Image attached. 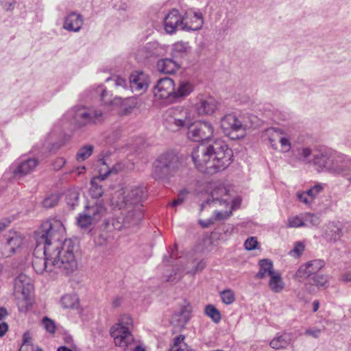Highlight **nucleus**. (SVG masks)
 Listing matches in <instances>:
<instances>
[{
	"label": "nucleus",
	"instance_id": "1",
	"mask_svg": "<svg viewBox=\"0 0 351 351\" xmlns=\"http://www.w3.org/2000/svg\"><path fill=\"white\" fill-rule=\"evenodd\" d=\"M64 234L65 228L60 220L53 218L44 222L35 232L36 252L43 245L40 250L52 265L69 274L77 268V261L75 244L71 239H64Z\"/></svg>",
	"mask_w": 351,
	"mask_h": 351
},
{
	"label": "nucleus",
	"instance_id": "2",
	"mask_svg": "<svg viewBox=\"0 0 351 351\" xmlns=\"http://www.w3.org/2000/svg\"><path fill=\"white\" fill-rule=\"evenodd\" d=\"M191 157L199 171L214 174L225 170L230 165L233 153L225 141L216 139L196 146L193 149Z\"/></svg>",
	"mask_w": 351,
	"mask_h": 351
},
{
	"label": "nucleus",
	"instance_id": "3",
	"mask_svg": "<svg viewBox=\"0 0 351 351\" xmlns=\"http://www.w3.org/2000/svg\"><path fill=\"white\" fill-rule=\"evenodd\" d=\"M147 197L146 187L144 185H135L119 197L117 205L121 210L119 219L124 227L136 226L142 220L143 202Z\"/></svg>",
	"mask_w": 351,
	"mask_h": 351
},
{
	"label": "nucleus",
	"instance_id": "4",
	"mask_svg": "<svg viewBox=\"0 0 351 351\" xmlns=\"http://www.w3.org/2000/svg\"><path fill=\"white\" fill-rule=\"evenodd\" d=\"M65 116L76 128L97 125L106 119V114L101 109L84 106L72 108Z\"/></svg>",
	"mask_w": 351,
	"mask_h": 351
},
{
	"label": "nucleus",
	"instance_id": "5",
	"mask_svg": "<svg viewBox=\"0 0 351 351\" xmlns=\"http://www.w3.org/2000/svg\"><path fill=\"white\" fill-rule=\"evenodd\" d=\"M232 202L229 190L226 187L220 185L213 189L210 193V197L208 198L201 204L200 210H202L206 205H213V206L223 205L226 208H229V210L226 211H215V217L214 219L224 220L228 219L232 214L233 206L231 204V202Z\"/></svg>",
	"mask_w": 351,
	"mask_h": 351
},
{
	"label": "nucleus",
	"instance_id": "6",
	"mask_svg": "<svg viewBox=\"0 0 351 351\" xmlns=\"http://www.w3.org/2000/svg\"><path fill=\"white\" fill-rule=\"evenodd\" d=\"M193 121L191 110L183 106L169 108L163 115L165 127L172 132H177L184 128H188Z\"/></svg>",
	"mask_w": 351,
	"mask_h": 351
},
{
	"label": "nucleus",
	"instance_id": "7",
	"mask_svg": "<svg viewBox=\"0 0 351 351\" xmlns=\"http://www.w3.org/2000/svg\"><path fill=\"white\" fill-rule=\"evenodd\" d=\"M178 168V156L172 152L164 153L154 162L152 175L156 180H164L171 176Z\"/></svg>",
	"mask_w": 351,
	"mask_h": 351
},
{
	"label": "nucleus",
	"instance_id": "8",
	"mask_svg": "<svg viewBox=\"0 0 351 351\" xmlns=\"http://www.w3.org/2000/svg\"><path fill=\"white\" fill-rule=\"evenodd\" d=\"M250 125L245 120L244 116H237L230 113L226 114L221 119V128L226 136L232 139H237L243 137L245 130Z\"/></svg>",
	"mask_w": 351,
	"mask_h": 351
},
{
	"label": "nucleus",
	"instance_id": "9",
	"mask_svg": "<svg viewBox=\"0 0 351 351\" xmlns=\"http://www.w3.org/2000/svg\"><path fill=\"white\" fill-rule=\"evenodd\" d=\"M130 324L132 319L124 315L119 324L111 328L110 335L114 338L116 346L127 348L133 343L134 337L128 327Z\"/></svg>",
	"mask_w": 351,
	"mask_h": 351
},
{
	"label": "nucleus",
	"instance_id": "10",
	"mask_svg": "<svg viewBox=\"0 0 351 351\" xmlns=\"http://www.w3.org/2000/svg\"><path fill=\"white\" fill-rule=\"evenodd\" d=\"M14 288L16 293H21L23 296L18 302L19 311H27L32 304L30 294L34 289L30 278L24 274H19L14 280Z\"/></svg>",
	"mask_w": 351,
	"mask_h": 351
},
{
	"label": "nucleus",
	"instance_id": "11",
	"mask_svg": "<svg viewBox=\"0 0 351 351\" xmlns=\"http://www.w3.org/2000/svg\"><path fill=\"white\" fill-rule=\"evenodd\" d=\"M187 137L189 139L199 142L210 138L214 132L213 125L210 122L199 121L193 123L191 121L188 126Z\"/></svg>",
	"mask_w": 351,
	"mask_h": 351
},
{
	"label": "nucleus",
	"instance_id": "12",
	"mask_svg": "<svg viewBox=\"0 0 351 351\" xmlns=\"http://www.w3.org/2000/svg\"><path fill=\"white\" fill-rule=\"evenodd\" d=\"M100 162L102 164V167H101L99 169V175L93 178L90 181L89 193L92 199H100L99 198L104 194V190L101 185L99 184V182L105 180L110 174L114 171V173H117V171H114V168H110L106 165L104 159H101Z\"/></svg>",
	"mask_w": 351,
	"mask_h": 351
},
{
	"label": "nucleus",
	"instance_id": "13",
	"mask_svg": "<svg viewBox=\"0 0 351 351\" xmlns=\"http://www.w3.org/2000/svg\"><path fill=\"white\" fill-rule=\"evenodd\" d=\"M332 154L326 148H314V157L312 163L318 171H328L332 166Z\"/></svg>",
	"mask_w": 351,
	"mask_h": 351
},
{
	"label": "nucleus",
	"instance_id": "14",
	"mask_svg": "<svg viewBox=\"0 0 351 351\" xmlns=\"http://www.w3.org/2000/svg\"><path fill=\"white\" fill-rule=\"evenodd\" d=\"M220 103L210 95H199L195 104L199 115H211L219 108Z\"/></svg>",
	"mask_w": 351,
	"mask_h": 351
},
{
	"label": "nucleus",
	"instance_id": "15",
	"mask_svg": "<svg viewBox=\"0 0 351 351\" xmlns=\"http://www.w3.org/2000/svg\"><path fill=\"white\" fill-rule=\"evenodd\" d=\"M351 172V156L338 154L333 156L330 173L334 175L346 176Z\"/></svg>",
	"mask_w": 351,
	"mask_h": 351
},
{
	"label": "nucleus",
	"instance_id": "16",
	"mask_svg": "<svg viewBox=\"0 0 351 351\" xmlns=\"http://www.w3.org/2000/svg\"><path fill=\"white\" fill-rule=\"evenodd\" d=\"M38 165V161L34 158H20L11 165L10 169L15 177H22L31 173Z\"/></svg>",
	"mask_w": 351,
	"mask_h": 351
},
{
	"label": "nucleus",
	"instance_id": "17",
	"mask_svg": "<svg viewBox=\"0 0 351 351\" xmlns=\"http://www.w3.org/2000/svg\"><path fill=\"white\" fill-rule=\"evenodd\" d=\"M174 81L168 77L159 79L154 86L153 93L158 99L169 98L173 100Z\"/></svg>",
	"mask_w": 351,
	"mask_h": 351
},
{
	"label": "nucleus",
	"instance_id": "18",
	"mask_svg": "<svg viewBox=\"0 0 351 351\" xmlns=\"http://www.w3.org/2000/svg\"><path fill=\"white\" fill-rule=\"evenodd\" d=\"M129 84L132 92H137L141 95L148 88L149 77L142 71H134L130 74Z\"/></svg>",
	"mask_w": 351,
	"mask_h": 351
},
{
	"label": "nucleus",
	"instance_id": "19",
	"mask_svg": "<svg viewBox=\"0 0 351 351\" xmlns=\"http://www.w3.org/2000/svg\"><path fill=\"white\" fill-rule=\"evenodd\" d=\"M184 16L176 9L171 10L164 19V27L167 33L173 34L178 29L182 30Z\"/></svg>",
	"mask_w": 351,
	"mask_h": 351
},
{
	"label": "nucleus",
	"instance_id": "20",
	"mask_svg": "<svg viewBox=\"0 0 351 351\" xmlns=\"http://www.w3.org/2000/svg\"><path fill=\"white\" fill-rule=\"evenodd\" d=\"M192 306L187 301H184L180 308L175 311L171 317L173 324L182 328L189 322L191 317Z\"/></svg>",
	"mask_w": 351,
	"mask_h": 351
},
{
	"label": "nucleus",
	"instance_id": "21",
	"mask_svg": "<svg viewBox=\"0 0 351 351\" xmlns=\"http://www.w3.org/2000/svg\"><path fill=\"white\" fill-rule=\"evenodd\" d=\"M204 25L203 15L201 12L193 10H187L184 15V27L182 30L197 31Z\"/></svg>",
	"mask_w": 351,
	"mask_h": 351
},
{
	"label": "nucleus",
	"instance_id": "22",
	"mask_svg": "<svg viewBox=\"0 0 351 351\" xmlns=\"http://www.w3.org/2000/svg\"><path fill=\"white\" fill-rule=\"evenodd\" d=\"M43 247V245L39 247L38 252H36V248L34 249V258L32 260V266L35 271L39 274H43L44 271L51 272L58 269L57 267L52 265V263L48 259L47 256L44 255V257L38 256L41 253L43 254V250H40Z\"/></svg>",
	"mask_w": 351,
	"mask_h": 351
},
{
	"label": "nucleus",
	"instance_id": "23",
	"mask_svg": "<svg viewBox=\"0 0 351 351\" xmlns=\"http://www.w3.org/2000/svg\"><path fill=\"white\" fill-rule=\"evenodd\" d=\"M85 210L96 223L104 219L107 214V208L103 199L90 200L85 206Z\"/></svg>",
	"mask_w": 351,
	"mask_h": 351
},
{
	"label": "nucleus",
	"instance_id": "24",
	"mask_svg": "<svg viewBox=\"0 0 351 351\" xmlns=\"http://www.w3.org/2000/svg\"><path fill=\"white\" fill-rule=\"evenodd\" d=\"M84 24V18L77 12H71L67 14L63 22V29L68 32H78Z\"/></svg>",
	"mask_w": 351,
	"mask_h": 351
},
{
	"label": "nucleus",
	"instance_id": "25",
	"mask_svg": "<svg viewBox=\"0 0 351 351\" xmlns=\"http://www.w3.org/2000/svg\"><path fill=\"white\" fill-rule=\"evenodd\" d=\"M161 48L156 42H150L145 45L140 47L136 53V58L139 60H143L154 57H158L160 55Z\"/></svg>",
	"mask_w": 351,
	"mask_h": 351
},
{
	"label": "nucleus",
	"instance_id": "26",
	"mask_svg": "<svg viewBox=\"0 0 351 351\" xmlns=\"http://www.w3.org/2000/svg\"><path fill=\"white\" fill-rule=\"evenodd\" d=\"M23 243V237L20 234L16 232L11 234L3 247V254L7 257L10 256L22 246Z\"/></svg>",
	"mask_w": 351,
	"mask_h": 351
},
{
	"label": "nucleus",
	"instance_id": "27",
	"mask_svg": "<svg viewBox=\"0 0 351 351\" xmlns=\"http://www.w3.org/2000/svg\"><path fill=\"white\" fill-rule=\"evenodd\" d=\"M193 85L189 81H180L177 87L174 86L173 100L180 101L189 96L193 91Z\"/></svg>",
	"mask_w": 351,
	"mask_h": 351
},
{
	"label": "nucleus",
	"instance_id": "28",
	"mask_svg": "<svg viewBox=\"0 0 351 351\" xmlns=\"http://www.w3.org/2000/svg\"><path fill=\"white\" fill-rule=\"evenodd\" d=\"M156 67L160 73L172 74L180 68V64L173 58H163L157 62Z\"/></svg>",
	"mask_w": 351,
	"mask_h": 351
},
{
	"label": "nucleus",
	"instance_id": "29",
	"mask_svg": "<svg viewBox=\"0 0 351 351\" xmlns=\"http://www.w3.org/2000/svg\"><path fill=\"white\" fill-rule=\"evenodd\" d=\"M142 104L143 101L138 96L125 98L121 106V114L122 115L130 114L134 108H139Z\"/></svg>",
	"mask_w": 351,
	"mask_h": 351
},
{
	"label": "nucleus",
	"instance_id": "30",
	"mask_svg": "<svg viewBox=\"0 0 351 351\" xmlns=\"http://www.w3.org/2000/svg\"><path fill=\"white\" fill-rule=\"evenodd\" d=\"M292 340L291 333L278 334L269 343L271 348L275 350L285 349Z\"/></svg>",
	"mask_w": 351,
	"mask_h": 351
},
{
	"label": "nucleus",
	"instance_id": "31",
	"mask_svg": "<svg viewBox=\"0 0 351 351\" xmlns=\"http://www.w3.org/2000/svg\"><path fill=\"white\" fill-rule=\"evenodd\" d=\"M324 235L327 240L335 242L342 237V228L337 223H329L324 230Z\"/></svg>",
	"mask_w": 351,
	"mask_h": 351
},
{
	"label": "nucleus",
	"instance_id": "32",
	"mask_svg": "<svg viewBox=\"0 0 351 351\" xmlns=\"http://www.w3.org/2000/svg\"><path fill=\"white\" fill-rule=\"evenodd\" d=\"M259 271L256 274L255 278L263 279L266 276H271L276 271L273 269V263L269 259H263L259 261Z\"/></svg>",
	"mask_w": 351,
	"mask_h": 351
},
{
	"label": "nucleus",
	"instance_id": "33",
	"mask_svg": "<svg viewBox=\"0 0 351 351\" xmlns=\"http://www.w3.org/2000/svg\"><path fill=\"white\" fill-rule=\"evenodd\" d=\"M297 156L295 158H291V162L300 160L305 163H312V158L314 157V149L308 147L298 148L296 151Z\"/></svg>",
	"mask_w": 351,
	"mask_h": 351
},
{
	"label": "nucleus",
	"instance_id": "34",
	"mask_svg": "<svg viewBox=\"0 0 351 351\" xmlns=\"http://www.w3.org/2000/svg\"><path fill=\"white\" fill-rule=\"evenodd\" d=\"M190 47L187 43L177 42L172 45L171 55L173 58H182L189 53Z\"/></svg>",
	"mask_w": 351,
	"mask_h": 351
},
{
	"label": "nucleus",
	"instance_id": "35",
	"mask_svg": "<svg viewBox=\"0 0 351 351\" xmlns=\"http://www.w3.org/2000/svg\"><path fill=\"white\" fill-rule=\"evenodd\" d=\"M268 285L269 289L274 293H280L283 290L285 283L278 272L276 271L270 276Z\"/></svg>",
	"mask_w": 351,
	"mask_h": 351
},
{
	"label": "nucleus",
	"instance_id": "36",
	"mask_svg": "<svg viewBox=\"0 0 351 351\" xmlns=\"http://www.w3.org/2000/svg\"><path fill=\"white\" fill-rule=\"evenodd\" d=\"M184 340V335H180L176 336L173 339V344L168 351H191Z\"/></svg>",
	"mask_w": 351,
	"mask_h": 351
},
{
	"label": "nucleus",
	"instance_id": "37",
	"mask_svg": "<svg viewBox=\"0 0 351 351\" xmlns=\"http://www.w3.org/2000/svg\"><path fill=\"white\" fill-rule=\"evenodd\" d=\"M282 134V131L276 128H268L265 132V136L268 138L271 147L274 149H277V141H279L280 136Z\"/></svg>",
	"mask_w": 351,
	"mask_h": 351
},
{
	"label": "nucleus",
	"instance_id": "38",
	"mask_svg": "<svg viewBox=\"0 0 351 351\" xmlns=\"http://www.w3.org/2000/svg\"><path fill=\"white\" fill-rule=\"evenodd\" d=\"M60 304L64 308H77L79 299L76 295H65L62 296Z\"/></svg>",
	"mask_w": 351,
	"mask_h": 351
},
{
	"label": "nucleus",
	"instance_id": "39",
	"mask_svg": "<svg viewBox=\"0 0 351 351\" xmlns=\"http://www.w3.org/2000/svg\"><path fill=\"white\" fill-rule=\"evenodd\" d=\"M77 223L82 228H87L92 224L96 223L95 221L92 219L91 217L88 215L85 209L82 213L79 214L77 218Z\"/></svg>",
	"mask_w": 351,
	"mask_h": 351
},
{
	"label": "nucleus",
	"instance_id": "40",
	"mask_svg": "<svg viewBox=\"0 0 351 351\" xmlns=\"http://www.w3.org/2000/svg\"><path fill=\"white\" fill-rule=\"evenodd\" d=\"M309 282L318 288H327L328 286V277L325 275L316 274L309 278Z\"/></svg>",
	"mask_w": 351,
	"mask_h": 351
},
{
	"label": "nucleus",
	"instance_id": "41",
	"mask_svg": "<svg viewBox=\"0 0 351 351\" xmlns=\"http://www.w3.org/2000/svg\"><path fill=\"white\" fill-rule=\"evenodd\" d=\"M312 273L306 264L301 265L294 275V278L299 282H303L307 278H311Z\"/></svg>",
	"mask_w": 351,
	"mask_h": 351
},
{
	"label": "nucleus",
	"instance_id": "42",
	"mask_svg": "<svg viewBox=\"0 0 351 351\" xmlns=\"http://www.w3.org/2000/svg\"><path fill=\"white\" fill-rule=\"evenodd\" d=\"M287 226L288 228L305 227L304 221V213L298 215L291 216L287 219Z\"/></svg>",
	"mask_w": 351,
	"mask_h": 351
},
{
	"label": "nucleus",
	"instance_id": "43",
	"mask_svg": "<svg viewBox=\"0 0 351 351\" xmlns=\"http://www.w3.org/2000/svg\"><path fill=\"white\" fill-rule=\"evenodd\" d=\"M79 195V192L75 189L69 190L66 194V204L73 209L78 204Z\"/></svg>",
	"mask_w": 351,
	"mask_h": 351
},
{
	"label": "nucleus",
	"instance_id": "44",
	"mask_svg": "<svg viewBox=\"0 0 351 351\" xmlns=\"http://www.w3.org/2000/svg\"><path fill=\"white\" fill-rule=\"evenodd\" d=\"M94 147L91 145H86L81 147L76 155V159L78 161H82L90 157L93 152Z\"/></svg>",
	"mask_w": 351,
	"mask_h": 351
},
{
	"label": "nucleus",
	"instance_id": "45",
	"mask_svg": "<svg viewBox=\"0 0 351 351\" xmlns=\"http://www.w3.org/2000/svg\"><path fill=\"white\" fill-rule=\"evenodd\" d=\"M205 313L215 323H218L221 319L220 312L212 304H208L206 306Z\"/></svg>",
	"mask_w": 351,
	"mask_h": 351
},
{
	"label": "nucleus",
	"instance_id": "46",
	"mask_svg": "<svg viewBox=\"0 0 351 351\" xmlns=\"http://www.w3.org/2000/svg\"><path fill=\"white\" fill-rule=\"evenodd\" d=\"M304 221L305 227L315 226L319 224V217L315 214L304 213Z\"/></svg>",
	"mask_w": 351,
	"mask_h": 351
},
{
	"label": "nucleus",
	"instance_id": "47",
	"mask_svg": "<svg viewBox=\"0 0 351 351\" xmlns=\"http://www.w3.org/2000/svg\"><path fill=\"white\" fill-rule=\"evenodd\" d=\"M324 186V185L323 184L318 183L306 191L307 195L311 197L310 199L312 203L315 199L323 191Z\"/></svg>",
	"mask_w": 351,
	"mask_h": 351
},
{
	"label": "nucleus",
	"instance_id": "48",
	"mask_svg": "<svg viewBox=\"0 0 351 351\" xmlns=\"http://www.w3.org/2000/svg\"><path fill=\"white\" fill-rule=\"evenodd\" d=\"M220 296L222 302L226 304H231L235 300L234 293L229 289L222 291L220 293Z\"/></svg>",
	"mask_w": 351,
	"mask_h": 351
},
{
	"label": "nucleus",
	"instance_id": "49",
	"mask_svg": "<svg viewBox=\"0 0 351 351\" xmlns=\"http://www.w3.org/2000/svg\"><path fill=\"white\" fill-rule=\"evenodd\" d=\"M312 274H315L324 266V262L320 259L313 260L306 263Z\"/></svg>",
	"mask_w": 351,
	"mask_h": 351
},
{
	"label": "nucleus",
	"instance_id": "50",
	"mask_svg": "<svg viewBox=\"0 0 351 351\" xmlns=\"http://www.w3.org/2000/svg\"><path fill=\"white\" fill-rule=\"evenodd\" d=\"M59 202V195L57 194H51L45 197L43 201V205L47 208H50L56 206Z\"/></svg>",
	"mask_w": 351,
	"mask_h": 351
},
{
	"label": "nucleus",
	"instance_id": "51",
	"mask_svg": "<svg viewBox=\"0 0 351 351\" xmlns=\"http://www.w3.org/2000/svg\"><path fill=\"white\" fill-rule=\"evenodd\" d=\"M305 245L302 241H297L294 244L293 250H291L289 254L292 256H300L304 252Z\"/></svg>",
	"mask_w": 351,
	"mask_h": 351
},
{
	"label": "nucleus",
	"instance_id": "52",
	"mask_svg": "<svg viewBox=\"0 0 351 351\" xmlns=\"http://www.w3.org/2000/svg\"><path fill=\"white\" fill-rule=\"evenodd\" d=\"M107 82H113L116 86L126 88L128 86V83L125 78L119 76H114L113 77H108Z\"/></svg>",
	"mask_w": 351,
	"mask_h": 351
},
{
	"label": "nucleus",
	"instance_id": "53",
	"mask_svg": "<svg viewBox=\"0 0 351 351\" xmlns=\"http://www.w3.org/2000/svg\"><path fill=\"white\" fill-rule=\"evenodd\" d=\"M43 324L44 325V327L45 330L49 332V333H54L56 331V325L54 322L49 319L48 317H45L43 319Z\"/></svg>",
	"mask_w": 351,
	"mask_h": 351
},
{
	"label": "nucleus",
	"instance_id": "54",
	"mask_svg": "<svg viewBox=\"0 0 351 351\" xmlns=\"http://www.w3.org/2000/svg\"><path fill=\"white\" fill-rule=\"evenodd\" d=\"M296 196H297V199L300 202L304 204L305 205L309 206L312 204L311 199H310L311 197H309L308 195H307L306 191H302V192L299 191L297 193Z\"/></svg>",
	"mask_w": 351,
	"mask_h": 351
},
{
	"label": "nucleus",
	"instance_id": "55",
	"mask_svg": "<svg viewBox=\"0 0 351 351\" xmlns=\"http://www.w3.org/2000/svg\"><path fill=\"white\" fill-rule=\"evenodd\" d=\"M279 142L280 143L282 152H288L290 151L291 147V144L289 138H286V137H282L280 136Z\"/></svg>",
	"mask_w": 351,
	"mask_h": 351
},
{
	"label": "nucleus",
	"instance_id": "56",
	"mask_svg": "<svg viewBox=\"0 0 351 351\" xmlns=\"http://www.w3.org/2000/svg\"><path fill=\"white\" fill-rule=\"evenodd\" d=\"M257 245H258L257 239L256 237H253L248 238L244 243L245 247L247 250H252L256 249L257 247Z\"/></svg>",
	"mask_w": 351,
	"mask_h": 351
},
{
	"label": "nucleus",
	"instance_id": "57",
	"mask_svg": "<svg viewBox=\"0 0 351 351\" xmlns=\"http://www.w3.org/2000/svg\"><path fill=\"white\" fill-rule=\"evenodd\" d=\"M187 194L188 191L186 190L181 191L178 194V198L172 202L171 206H176L178 205L181 204L186 199Z\"/></svg>",
	"mask_w": 351,
	"mask_h": 351
},
{
	"label": "nucleus",
	"instance_id": "58",
	"mask_svg": "<svg viewBox=\"0 0 351 351\" xmlns=\"http://www.w3.org/2000/svg\"><path fill=\"white\" fill-rule=\"evenodd\" d=\"M15 0H0L3 8L7 12H11L14 8Z\"/></svg>",
	"mask_w": 351,
	"mask_h": 351
},
{
	"label": "nucleus",
	"instance_id": "59",
	"mask_svg": "<svg viewBox=\"0 0 351 351\" xmlns=\"http://www.w3.org/2000/svg\"><path fill=\"white\" fill-rule=\"evenodd\" d=\"M66 164V160L64 158H58L53 163V169L60 170Z\"/></svg>",
	"mask_w": 351,
	"mask_h": 351
},
{
	"label": "nucleus",
	"instance_id": "60",
	"mask_svg": "<svg viewBox=\"0 0 351 351\" xmlns=\"http://www.w3.org/2000/svg\"><path fill=\"white\" fill-rule=\"evenodd\" d=\"M339 280L343 283L351 282V270L343 272L340 275Z\"/></svg>",
	"mask_w": 351,
	"mask_h": 351
},
{
	"label": "nucleus",
	"instance_id": "61",
	"mask_svg": "<svg viewBox=\"0 0 351 351\" xmlns=\"http://www.w3.org/2000/svg\"><path fill=\"white\" fill-rule=\"evenodd\" d=\"M321 333V330L316 328V329H307L305 331V335L312 336L315 338L319 337V335Z\"/></svg>",
	"mask_w": 351,
	"mask_h": 351
},
{
	"label": "nucleus",
	"instance_id": "62",
	"mask_svg": "<svg viewBox=\"0 0 351 351\" xmlns=\"http://www.w3.org/2000/svg\"><path fill=\"white\" fill-rule=\"evenodd\" d=\"M206 263L204 261H200L195 266V269L189 271L192 274H195L197 271H202L204 269Z\"/></svg>",
	"mask_w": 351,
	"mask_h": 351
},
{
	"label": "nucleus",
	"instance_id": "63",
	"mask_svg": "<svg viewBox=\"0 0 351 351\" xmlns=\"http://www.w3.org/2000/svg\"><path fill=\"white\" fill-rule=\"evenodd\" d=\"M95 93L99 95L101 100L105 101V96L107 92L101 86L97 88Z\"/></svg>",
	"mask_w": 351,
	"mask_h": 351
},
{
	"label": "nucleus",
	"instance_id": "64",
	"mask_svg": "<svg viewBox=\"0 0 351 351\" xmlns=\"http://www.w3.org/2000/svg\"><path fill=\"white\" fill-rule=\"evenodd\" d=\"M173 275L174 276L171 274L169 276H167L165 280L167 282H175L181 278V276L180 274L178 276L176 272H174Z\"/></svg>",
	"mask_w": 351,
	"mask_h": 351
}]
</instances>
